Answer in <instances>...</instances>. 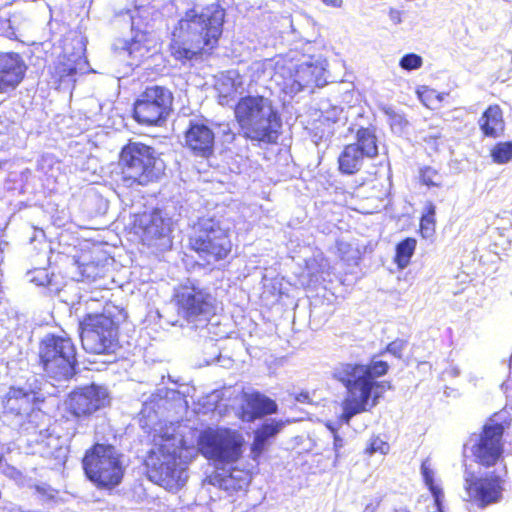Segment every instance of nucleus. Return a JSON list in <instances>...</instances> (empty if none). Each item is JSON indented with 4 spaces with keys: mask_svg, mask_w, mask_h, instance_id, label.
Instances as JSON below:
<instances>
[{
    "mask_svg": "<svg viewBox=\"0 0 512 512\" xmlns=\"http://www.w3.org/2000/svg\"><path fill=\"white\" fill-rule=\"evenodd\" d=\"M152 39L146 31H136L127 42L126 50L129 55L145 56L151 49Z\"/></svg>",
    "mask_w": 512,
    "mask_h": 512,
    "instance_id": "bb28decb",
    "label": "nucleus"
},
{
    "mask_svg": "<svg viewBox=\"0 0 512 512\" xmlns=\"http://www.w3.org/2000/svg\"><path fill=\"white\" fill-rule=\"evenodd\" d=\"M356 141L351 143L368 159H374L378 156V139L376 130L373 126L360 127L355 136Z\"/></svg>",
    "mask_w": 512,
    "mask_h": 512,
    "instance_id": "b1692460",
    "label": "nucleus"
},
{
    "mask_svg": "<svg viewBox=\"0 0 512 512\" xmlns=\"http://www.w3.org/2000/svg\"><path fill=\"white\" fill-rule=\"evenodd\" d=\"M85 64L86 60L82 54L62 53L54 65L53 76L61 84L67 77H72L82 70Z\"/></svg>",
    "mask_w": 512,
    "mask_h": 512,
    "instance_id": "4be33fe9",
    "label": "nucleus"
},
{
    "mask_svg": "<svg viewBox=\"0 0 512 512\" xmlns=\"http://www.w3.org/2000/svg\"><path fill=\"white\" fill-rule=\"evenodd\" d=\"M117 183L125 188L147 186L159 180L163 170L155 149L140 141L129 140L119 151Z\"/></svg>",
    "mask_w": 512,
    "mask_h": 512,
    "instance_id": "20e7f679",
    "label": "nucleus"
},
{
    "mask_svg": "<svg viewBox=\"0 0 512 512\" xmlns=\"http://www.w3.org/2000/svg\"><path fill=\"white\" fill-rule=\"evenodd\" d=\"M326 427L333 433V436L338 434L337 429L332 424L328 423Z\"/></svg>",
    "mask_w": 512,
    "mask_h": 512,
    "instance_id": "a19ab883",
    "label": "nucleus"
},
{
    "mask_svg": "<svg viewBox=\"0 0 512 512\" xmlns=\"http://www.w3.org/2000/svg\"><path fill=\"white\" fill-rule=\"evenodd\" d=\"M436 232V206L432 202H427L424 212L420 217L419 234L422 238H431Z\"/></svg>",
    "mask_w": 512,
    "mask_h": 512,
    "instance_id": "a878e982",
    "label": "nucleus"
},
{
    "mask_svg": "<svg viewBox=\"0 0 512 512\" xmlns=\"http://www.w3.org/2000/svg\"><path fill=\"white\" fill-rule=\"evenodd\" d=\"M324 5L333 7V8H340L343 5V0H320Z\"/></svg>",
    "mask_w": 512,
    "mask_h": 512,
    "instance_id": "4c0bfd02",
    "label": "nucleus"
},
{
    "mask_svg": "<svg viewBox=\"0 0 512 512\" xmlns=\"http://www.w3.org/2000/svg\"><path fill=\"white\" fill-rule=\"evenodd\" d=\"M419 179L421 184L427 187H439L441 185L439 172L430 166L422 167L419 170Z\"/></svg>",
    "mask_w": 512,
    "mask_h": 512,
    "instance_id": "c756f323",
    "label": "nucleus"
},
{
    "mask_svg": "<svg viewBox=\"0 0 512 512\" xmlns=\"http://www.w3.org/2000/svg\"><path fill=\"white\" fill-rule=\"evenodd\" d=\"M417 96L426 107L430 108V101L434 96V90L427 86H422L417 90Z\"/></svg>",
    "mask_w": 512,
    "mask_h": 512,
    "instance_id": "f704fd0d",
    "label": "nucleus"
},
{
    "mask_svg": "<svg viewBox=\"0 0 512 512\" xmlns=\"http://www.w3.org/2000/svg\"><path fill=\"white\" fill-rule=\"evenodd\" d=\"M281 427V422L265 423L261 425L255 433L264 441H267L269 438L275 436L280 431Z\"/></svg>",
    "mask_w": 512,
    "mask_h": 512,
    "instance_id": "473e14b6",
    "label": "nucleus"
},
{
    "mask_svg": "<svg viewBox=\"0 0 512 512\" xmlns=\"http://www.w3.org/2000/svg\"><path fill=\"white\" fill-rule=\"evenodd\" d=\"M3 461V456L0 454V464L2 463Z\"/></svg>",
    "mask_w": 512,
    "mask_h": 512,
    "instance_id": "79ce46f5",
    "label": "nucleus"
},
{
    "mask_svg": "<svg viewBox=\"0 0 512 512\" xmlns=\"http://www.w3.org/2000/svg\"><path fill=\"white\" fill-rule=\"evenodd\" d=\"M171 231L170 219L164 217L158 208L133 214L129 225V233L135 240L148 247L168 237Z\"/></svg>",
    "mask_w": 512,
    "mask_h": 512,
    "instance_id": "4468645a",
    "label": "nucleus"
},
{
    "mask_svg": "<svg viewBox=\"0 0 512 512\" xmlns=\"http://www.w3.org/2000/svg\"><path fill=\"white\" fill-rule=\"evenodd\" d=\"M125 317L122 309L105 307L100 313H87L79 320L80 339L86 352L112 355L120 348V323Z\"/></svg>",
    "mask_w": 512,
    "mask_h": 512,
    "instance_id": "0eeeda50",
    "label": "nucleus"
},
{
    "mask_svg": "<svg viewBox=\"0 0 512 512\" xmlns=\"http://www.w3.org/2000/svg\"><path fill=\"white\" fill-rule=\"evenodd\" d=\"M380 504V500H377L375 504H368L365 508V512H374Z\"/></svg>",
    "mask_w": 512,
    "mask_h": 512,
    "instance_id": "ea45409f",
    "label": "nucleus"
},
{
    "mask_svg": "<svg viewBox=\"0 0 512 512\" xmlns=\"http://www.w3.org/2000/svg\"><path fill=\"white\" fill-rule=\"evenodd\" d=\"M417 248V240L414 237H406L400 240L395 246L393 263L400 270L406 268Z\"/></svg>",
    "mask_w": 512,
    "mask_h": 512,
    "instance_id": "393cba45",
    "label": "nucleus"
},
{
    "mask_svg": "<svg viewBox=\"0 0 512 512\" xmlns=\"http://www.w3.org/2000/svg\"><path fill=\"white\" fill-rule=\"evenodd\" d=\"M245 440L236 429L223 426H208L196 438L197 451L215 464H233L243 454Z\"/></svg>",
    "mask_w": 512,
    "mask_h": 512,
    "instance_id": "9b49d317",
    "label": "nucleus"
},
{
    "mask_svg": "<svg viewBox=\"0 0 512 512\" xmlns=\"http://www.w3.org/2000/svg\"><path fill=\"white\" fill-rule=\"evenodd\" d=\"M27 66L16 52H0V93L15 89L24 79Z\"/></svg>",
    "mask_w": 512,
    "mask_h": 512,
    "instance_id": "6ab92c4d",
    "label": "nucleus"
},
{
    "mask_svg": "<svg viewBox=\"0 0 512 512\" xmlns=\"http://www.w3.org/2000/svg\"><path fill=\"white\" fill-rule=\"evenodd\" d=\"M478 125L484 137L496 139L503 136L506 130V123L500 105H489L482 112Z\"/></svg>",
    "mask_w": 512,
    "mask_h": 512,
    "instance_id": "412c9836",
    "label": "nucleus"
},
{
    "mask_svg": "<svg viewBox=\"0 0 512 512\" xmlns=\"http://www.w3.org/2000/svg\"><path fill=\"white\" fill-rule=\"evenodd\" d=\"M277 404L260 392L244 395L239 417L242 421L253 422L277 412Z\"/></svg>",
    "mask_w": 512,
    "mask_h": 512,
    "instance_id": "aec40b11",
    "label": "nucleus"
},
{
    "mask_svg": "<svg viewBox=\"0 0 512 512\" xmlns=\"http://www.w3.org/2000/svg\"><path fill=\"white\" fill-rule=\"evenodd\" d=\"M365 158L357 147L347 144L338 156V169L345 175L356 174L361 170Z\"/></svg>",
    "mask_w": 512,
    "mask_h": 512,
    "instance_id": "5701e85b",
    "label": "nucleus"
},
{
    "mask_svg": "<svg viewBox=\"0 0 512 512\" xmlns=\"http://www.w3.org/2000/svg\"><path fill=\"white\" fill-rule=\"evenodd\" d=\"M44 401L45 397L35 389L11 386L3 398V408L9 415L22 417L29 415Z\"/></svg>",
    "mask_w": 512,
    "mask_h": 512,
    "instance_id": "a211bd4d",
    "label": "nucleus"
},
{
    "mask_svg": "<svg viewBox=\"0 0 512 512\" xmlns=\"http://www.w3.org/2000/svg\"><path fill=\"white\" fill-rule=\"evenodd\" d=\"M225 10L217 4L205 6L200 12L191 9L179 21L178 35L169 44L171 56L178 61L191 60L211 53L223 31Z\"/></svg>",
    "mask_w": 512,
    "mask_h": 512,
    "instance_id": "f03ea898",
    "label": "nucleus"
},
{
    "mask_svg": "<svg viewBox=\"0 0 512 512\" xmlns=\"http://www.w3.org/2000/svg\"><path fill=\"white\" fill-rule=\"evenodd\" d=\"M173 94L159 85L147 86L133 104L134 120L147 127L161 126L172 112Z\"/></svg>",
    "mask_w": 512,
    "mask_h": 512,
    "instance_id": "f8f14e48",
    "label": "nucleus"
},
{
    "mask_svg": "<svg viewBox=\"0 0 512 512\" xmlns=\"http://www.w3.org/2000/svg\"><path fill=\"white\" fill-rule=\"evenodd\" d=\"M233 113L244 139L258 144L278 142L282 119L269 98L263 95L242 96L236 102Z\"/></svg>",
    "mask_w": 512,
    "mask_h": 512,
    "instance_id": "7ed1b4c3",
    "label": "nucleus"
},
{
    "mask_svg": "<svg viewBox=\"0 0 512 512\" xmlns=\"http://www.w3.org/2000/svg\"><path fill=\"white\" fill-rule=\"evenodd\" d=\"M36 365L43 375L55 381H66L77 372V349L71 337L47 333L38 342Z\"/></svg>",
    "mask_w": 512,
    "mask_h": 512,
    "instance_id": "1a4fd4ad",
    "label": "nucleus"
},
{
    "mask_svg": "<svg viewBox=\"0 0 512 512\" xmlns=\"http://www.w3.org/2000/svg\"><path fill=\"white\" fill-rule=\"evenodd\" d=\"M333 444H334V448L336 450H338L339 448L342 447L343 440L338 434L333 436Z\"/></svg>",
    "mask_w": 512,
    "mask_h": 512,
    "instance_id": "58836bf2",
    "label": "nucleus"
},
{
    "mask_svg": "<svg viewBox=\"0 0 512 512\" xmlns=\"http://www.w3.org/2000/svg\"><path fill=\"white\" fill-rule=\"evenodd\" d=\"M81 466L85 477L99 490H113L124 477L121 454L109 443H93L85 450Z\"/></svg>",
    "mask_w": 512,
    "mask_h": 512,
    "instance_id": "9d476101",
    "label": "nucleus"
},
{
    "mask_svg": "<svg viewBox=\"0 0 512 512\" xmlns=\"http://www.w3.org/2000/svg\"><path fill=\"white\" fill-rule=\"evenodd\" d=\"M406 346V341L402 339H396L388 343L383 351L380 352L382 355L384 352H389L394 356L400 358L402 356V351Z\"/></svg>",
    "mask_w": 512,
    "mask_h": 512,
    "instance_id": "72a5a7b5",
    "label": "nucleus"
},
{
    "mask_svg": "<svg viewBox=\"0 0 512 512\" xmlns=\"http://www.w3.org/2000/svg\"><path fill=\"white\" fill-rule=\"evenodd\" d=\"M107 394L91 384L76 387L63 400V412L50 425V435L57 438H73L78 433V424L92 417L107 404Z\"/></svg>",
    "mask_w": 512,
    "mask_h": 512,
    "instance_id": "39448f33",
    "label": "nucleus"
},
{
    "mask_svg": "<svg viewBox=\"0 0 512 512\" xmlns=\"http://www.w3.org/2000/svg\"><path fill=\"white\" fill-rule=\"evenodd\" d=\"M267 441H264L259 435L255 433L254 440L251 444V453L253 458H258L265 449Z\"/></svg>",
    "mask_w": 512,
    "mask_h": 512,
    "instance_id": "c9c22d12",
    "label": "nucleus"
},
{
    "mask_svg": "<svg viewBox=\"0 0 512 512\" xmlns=\"http://www.w3.org/2000/svg\"><path fill=\"white\" fill-rule=\"evenodd\" d=\"M492 161L503 165L512 160V141H500L495 143L489 153Z\"/></svg>",
    "mask_w": 512,
    "mask_h": 512,
    "instance_id": "c85d7f7f",
    "label": "nucleus"
},
{
    "mask_svg": "<svg viewBox=\"0 0 512 512\" xmlns=\"http://www.w3.org/2000/svg\"><path fill=\"white\" fill-rule=\"evenodd\" d=\"M389 448V444L380 436H373L365 448V453L368 455H372L374 453L386 454L389 451Z\"/></svg>",
    "mask_w": 512,
    "mask_h": 512,
    "instance_id": "2f4dec72",
    "label": "nucleus"
},
{
    "mask_svg": "<svg viewBox=\"0 0 512 512\" xmlns=\"http://www.w3.org/2000/svg\"><path fill=\"white\" fill-rule=\"evenodd\" d=\"M181 441L175 434L159 432L153 435V447L144 460L148 478L172 490L182 486Z\"/></svg>",
    "mask_w": 512,
    "mask_h": 512,
    "instance_id": "6e6552de",
    "label": "nucleus"
},
{
    "mask_svg": "<svg viewBox=\"0 0 512 512\" xmlns=\"http://www.w3.org/2000/svg\"><path fill=\"white\" fill-rule=\"evenodd\" d=\"M421 473L425 485L427 486V488L429 489L434 498V504L437 508V511L443 512L442 502L444 499V493L442 491V488L435 483L433 471L429 468L425 461L422 462L421 464Z\"/></svg>",
    "mask_w": 512,
    "mask_h": 512,
    "instance_id": "cd10ccee",
    "label": "nucleus"
},
{
    "mask_svg": "<svg viewBox=\"0 0 512 512\" xmlns=\"http://www.w3.org/2000/svg\"><path fill=\"white\" fill-rule=\"evenodd\" d=\"M402 69L411 71L419 69L423 65V59L420 55L415 53L405 54L399 61Z\"/></svg>",
    "mask_w": 512,
    "mask_h": 512,
    "instance_id": "7c9ffc66",
    "label": "nucleus"
},
{
    "mask_svg": "<svg viewBox=\"0 0 512 512\" xmlns=\"http://www.w3.org/2000/svg\"><path fill=\"white\" fill-rule=\"evenodd\" d=\"M504 427L501 423L486 424L482 427L471 451L475 462L489 468L502 457Z\"/></svg>",
    "mask_w": 512,
    "mask_h": 512,
    "instance_id": "dca6fc26",
    "label": "nucleus"
},
{
    "mask_svg": "<svg viewBox=\"0 0 512 512\" xmlns=\"http://www.w3.org/2000/svg\"><path fill=\"white\" fill-rule=\"evenodd\" d=\"M389 368L386 361L372 360L368 364L344 362L334 369L333 379L347 391V397L342 402V413L338 417L340 423L349 424L355 415L369 411L378 404L382 393L391 389V384L377 378L385 376Z\"/></svg>",
    "mask_w": 512,
    "mask_h": 512,
    "instance_id": "f257e3e1",
    "label": "nucleus"
},
{
    "mask_svg": "<svg viewBox=\"0 0 512 512\" xmlns=\"http://www.w3.org/2000/svg\"><path fill=\"white\" fill-rule=\"evenodd\" d=\"M504 480L495 473L477 476L469 473L464 479V491L467 501L479 508L498 503L503 496Z\"/></svg>",
    "mask_w": 512,
    "mask_h": 512,
    "instance_id": "2eb2a0df",
    "label": "nucleus"
},
{
    "mask_svg": "<svg viewBox=\"0 0 512 512\" xmlns=\"http://www.w3.org/2000/svg\"><path fill=\"white\" fill-rule=\"evenodd\" d=\"M188 249L206 265L228 263L235 245L231 231L214 217H198L188 234Z\"/></svg>",
    "mask_w": 512,
    "mask_h": 512,
    "instance_id": "423d86ee",
    "label": "nucleus"
},
{
    "mask_svg": "<svg viewBox=\"0 0 512 512\" xmlns=\"http://www.w3.org/2000/svg\"><path fill=\"white\" fill-rule=\"evenodd\" d=\"M294 399L300 403H310L311 398L308 391H302L294 396Z\"/></svg>",
    "mask_w": 512,
    "mask_h": 512,
    "instance_id": "e433bc0d",
    "label": "nucleus"
},
{
    "mask_svg": "<svg viewBox=\"0 0 512 512\" xmlns=\"http://www.w3.org/2000/svg\"><path fill=\"white\" fill-rule=\"evenodd\" d=\"M184 146L193 156L209 159L215 150V133L210 126L192 121L184 132Z\"/></svg>",
    "mask_w": 512,
    "mask_h": 512,
    "instance_id": "f3484780",
    "label": "nucleus"
},
{
    "mask_svg": "<svg viewBox=\"0 0 512 512\" xmlns=\"http://www.w3.org/2000/svg\"><path fill=\"white\" fill-rule=\"evenodd\" d=\"M173 301L178 315L187 321L215 315V297L205 288L185 283L175 289Z\"/></svg>",
    "mask_w": 512,
    "mask_h": 512,
    "instance_id": "ddd939ff",
    "label": "nucleus"
}]
</instances>
